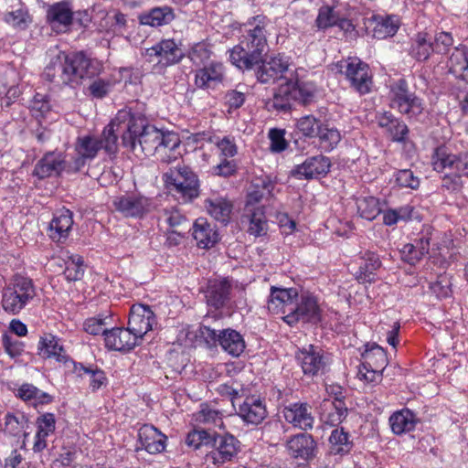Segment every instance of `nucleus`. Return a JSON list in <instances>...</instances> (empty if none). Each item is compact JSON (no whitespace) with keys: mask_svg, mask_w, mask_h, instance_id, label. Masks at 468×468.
<instances>
[{"mask_svg":"<svg viewBox=\"0 0 468 468\" xmlns=\"http://www.w3.org/2000/svg\"><path fill=\"white\" fill-rule=\"evenodd\" d=\"M122 144L136 155H156L163 144L169 147L177 143V133L163 132L148 123L144 115L131 109L120 110L115 115Z\"/></svg>","mask_w":468,"mask_h":468,"instance_id":"obj_1","label":"nucleus"},{"mask_svg":"<svg viewBox=\"0 0 468 468\" xmlns=\"http://www.w3.org/2000/svg\"><path fill=\"white\" fill-rule=\"evenodd\" d=\"M270 20L262 15L248 19L240 31L238 45L229 50V60L241 70H251L260 64L268 52L267 27Z\"/></svg>","mask_w":468,"mask_h":468,"instance_id":"obj_2","label":"nucleus"},{"mask_svg":"<svg viewBox=\"0 0 468 468\" xmlns=\"http://www.w3.org/2000/svg\"><path fill=\"white\" fill-rule=\"evenodd\" d=\"M101 70V65L98 60L80 51L52 59L45 68L43 78L56 87L75 89L82 84L83 80L98 76Z\"/></svg>","mask_w":468,"mask_h":468,"instance_id":"obj_3","label":"nucleus"},{"mask_svg":"<svg viewBox=\"0 0 468 468\" xmlns=\"http://www.w3.org/2000/svg\"><path fill=\"white\" fill-rule=\"evenodd\" d=\"M115 117L103 129L100 136L86 134L79 136L74 144L75 155L69 160V171L80 172L94 160L101 150L112 154L117 152L118 129Z\"/></svg>","mask_w":468,"mask_h":468,"instance_id":"obj_4","label":"nucleus"},{"mask_svg":"<svg viewBox=\"0 0 468 468\" xmlns=\"http://www.w3.org/2000/svg\"><path fill=\"white\" fill-rule=\"evenodd\" d=\"M238 441L225 431L222 415L218 411L207 410V447L211 451L210 457L215 464L230 461L237 454Z\"/></svg>","mask_w":468,"mask_h":468,"instance_id":"obj_5","label":"nucleus"},{"mask_svg":"<svg viewBox=\"0 0 468 468\" xmlns=\"http://www.w3.org/2000/svg\"><path fill=\"white\" fill-rule=\"evenodd\" d=\"M165 189L178 200L192 201L199 195L197 176L186 165H176L163 174Z\"/></svg>","mask_w":468,"mask_h":468,"instance_id":"obj_6","label":"nucleus"},{"mask_svg":"<svg viewBox=\"0 0 468 468\" xmlns=\"http://www.w3.org/2000/svg\"><path fill=\"white\" fill-rule=\"evenodd\" d=\"M35 296L33 281L28 277L16 275L2 291V307L10 314H18Z\"/></svg>","mask_w":468,"mask_h":468,"instance_id":"obj_7","label":"nucleus"},{"mask_svg":"<svg viewBox=\"0 0 468 468\" xmlns=\"http://www.w3.org/2000/svg\"><path fill=\"white\" fill-rule=\"evenodd\" d=\"M389 106L408 117H415L422 113V101L409 90L404 79L393 82L389 88Z\"/></svg>","mask_w":468,"mask_h":468,"instance_id":"obj_8","label":"nucleus"},{"mask_svg":"<svg viewBox=\"0 0 468 468\" xmlns=\"http://www.w3.org/2000/svg\"><path fill=\"white\" fill-rule=\"evenodd\" d=\"M287 312L288 315L283 316L282 319L291 326L299 322L314 324L321 322V309L317 299L308 292L301 294L297 292L293 305H289Z\"/></svg>","mask_w":468,"mask_h":468,"instance_id":"obj_9","label":"nucleus"},{"mask_svg":"<svg viewBox=\"0 0 468 468\" xmlns=\"http://www.w3.org/2000/svg\"><path fill=\"white\" fill-rule=\"evenodd\" d=\"M337 72L346 76L353 87L360 94L370 91L372 79L369 67L357 58H348L335 64Z\"/></svg>","mask_w":468,"mask_h":468,"instance_id":"obj_10","label":"nucleus"},{"mask_svg":"<svg viewBox=\"0 0 468 468\" xmlns=\"http://www.w3.org/2000/svg\"><path fill=\"white\" fill-rule=\"evenodd\" d=\"M295 359L305 376L314 377L324 374L327 366V359L322 347L308 345L295 353Z\"/></svg>","mask_w":468,"mask_h":468,"instance_id":"obj_11","label":"nucleus"},{"mask_svg":"<svg viewBox=\"0 0 468 468\" xmlns=\"http://www.w3.org/2000/svg\"><path fill=\"white\" fill-rule=\"evenodd\" d=\"M145 56L150 62L156 60L162 66H171L181 61L185 53L180 44L175 39H163L156 45L145 49Z\"/></svg>","mask_w":468,"mask_h":468,"instance_id":"obj_12","label":"nucleus"},{"mask_svg":"<svg viewBox=\"0 0 468 468\" xmlns=\"http://www.w3.org/2000/svg\"><path fill=\"white\" fill-rule=\"evenodd\" d=\"M69 161L65 160L62 153L48 152L35 165L32 176L42 180L53 176H58L62 172L75 174L76 172L69 170Z\"/></svg>","mask_w":468,"mask_h":468,"instance_id":"obj_13","label":"nucleus"},{"mask_svg":"<svg viewBox=\"0 0 468 468\" xmlns=\"http://www.w3.org/2000/svg\"><path fill=\"white\" fill-rule=\"evenodd\" d=\"M212 341L232 356H239L245 349V342L239 333L233 329L217 331L207 326V343Z\"/></svg>","mask_w":468,"mask_h":468,"instance_id":"obj_14","label":"nucleus"},{"mask_svg":"<svg viewBox=\"0 0 468 468\" xmlns=\"http://www.w3.org/2000/svg\"><path fill=\"white\" fill-rule=\"evenodd\" d=\"M74 14L70 3L61 1L48 6L46 20L53 31L67 32L73 23Z\"/></svg>","mask_w":468,"mask_h":468,"instance_id":"obj_15","label":"nucleus"},{"mask_svg":"<svg viewBox=\"0 0 468 468\" xmlns=\"http://www.w3.org/2000/svg\"><path fill=\"white\" fill-rule=\"evenodd\" d=\"M155 324V316L149 306L133 304L131 307L128 327L139 339L153 329Z\"/></svg>","mask_w":468,"mask_h":468,"instance_id":"obj_16","label":"nucleus"},{"mask_svg":"<svg viewBox=\"0 0 468 468\" xmlns=\"http://www.w3.org/2000/svg\"><path fill=\"white\" fill-rule=\"evenodd\" d=\"M255 75L261 83L272 84L284 77L289 70V64L282 57H273L270 60H262L256 65Z\"/></svg>","mask_w":468,"mask_h":468,"instance_id":"obj_17","label":"nucleus"},{"mask_svg":"<svg viewBox=\"0 0 468 468\" xmlns=\"http://www.w3.org/2000/svg\"><path fill=\"white\" fill-rule=\"evenodd\" d=\"M330 159L323 154H318L295 165L291 171V175L298 179L310 180L326 175L330 171Z\"/></svg>","mask_w":468,"mask_h":468,"instance_id":"obj_18","label":"nucleus"},{"mask_svg":"<svg viewBox=\"0 0 468 468\" xmlns=\"http://www.w3.org/2000/svg\"><path fill=\"white\" fill-rule=\"evenodd\" d=\"M167 437L152 424H144L138 431V443L135 451L144 450L150 454L162 452L165 449Z\"/></svg>","mask_w":468,"mask_h":468,"instance_id":"obj_19","label":"nucleus"},{"mask_svg":"<svg viewBox=\"0 0 468 468\" xmlns=\"http://www.w3.org/2000/svg\"><path fill=\"white\" fill-rule=\"evenodd\" d=\"M113 206L126 218H140L147 212L149 201L144 197L123 195L113 200Z\"/></svg>","mask_w":468,"mask_h":468,"instance_id":"obj_20","label":"nucleus"},{"mask_svg":"<svg viewBox=\"0 0 468 468\" xmlns=\"http://www.w3.org/2000/svg\"><path fill=\"white\" fill-rule=\"evenodd\" d=\"M139 338L127 328L115 327L105 333V346L115 351H130L138 345Z\"/></svg>","mask_w":468,"mask_h":468,"instance_id":"obj_21","label":"nucleus"},{"mask_svg":"<svg viewBox=\"0 0 468 468\" xmlns=\"http://www.w3.org/2000/svg\"><path fill=\"white\" fill-rule=\"evenodd\" d=\"M311 407L307 403H292L282 409V416L285 420L301 430L313 428L314 417Z\"/></svg>","mask_w":468,"mask_h":468,"instance_id":"obj_22","label":"nucleus"},{"mask_svg":"<svg viewBox=\"0 0 468 468\" xmlns=\"http://www.w3.org/2000/svg\"><path fill=\"white\" fill-rule=\"evenodd\" d=\"M73 213L62 207L54 213L53 218L48 226L49 238L57 242L65 240L72 229Z\"/></svg>","mask_w":468,"mask_h":468,"instance_id":"obj_23","label":"nucleus"},{"mask_svg":"<svg viewBox=\"0 0 468 468\" xmlns=\"http://www.w3.org/2000/svg\"><path fill=\"white\" fill-rule=\"evenodd\" d=\"M237 414L247 423L258 425L267 416V410L263 401L254 397L246 398L239 403Z\"/></svg>","mask_w":468,"mask_h":468,"instance_id":"obj_24","label":"nucleus"},{"mask_svg":"<svg viewBox=\"0 0 468 468\" xmlns=\"http://www.w3.org/2000/svg\"><path fill=\"white\" fill-rule=\"evenodd\" d=\"M359 259L362 262L356 272V279L360 283L375 282L377 280L376 271L382 265L379 256L374 251L365 250L360 251Z\"/></svg>","mask_w":468,"mask_h":468,"instance_id":"obj_25","label":"nucleus"},{"mask_svg":"<svg viewBox=\"0 0 468 468\" xmlns=\"http://www.w3.org/2000/svg\"><path fill=\"white\" fill-rule=\"evenodd\" d=\"M297 290L294 288H278L271 286V294L268 301V309L271 313H282L283 316L288 315L287 308L293 305Z\"/></svg>","mask_w":468,"mask_h":468,"instance_id":"obj_26","label":"nucleus"},{"mask_svg":"<svg viewBox=\"0 0 468 468\" xmlns=\"http://www.w3.org/2000/svg\"><path fill=\"white\" fill-rule=\"evenodd\" d=\"M28 418L22 412H7L4 417V422L0 423V432L6 437L19 438L28 436Z\"/></svg>","mask_w":468,"mask_h":468,"instance_id":"obj_27","label":"nucleus"},{"mask_svg":"<svg viewBox=\"0 0 468 468\" xmlns=\"http://www.w3.org/2000/svg\"><path fill=\"white\" fill-rule=\"evenodd\" d=\"M316 443L314 438L306 433L293 436L287 441L289 453L294 458L309 460L314 456Z\"/></svg>","mask_w":468,"mask_h":468,"instance_id":"obj_28","label":"nucleus"},{"mask_svg":"<svg viewBox=\"0 0 468 468\" xmlns=\"http://www.w3.org/2000/svg\"><path fill=\"white\" fill-rule=\"evenodd\" d=\"M37 432L33 450L35 452H40L47 447V438L54 433L56 429V419L53 413H44L37 418Z\"/></svg>","mask_w":468,"mask_h":468,"instance_id":"obj_29","label":"nucleus"},{"mask_svg":"<svg viewBox=\"0 0 468 468\" xmlns=\"http://www.w3.org/2000/svg\"><path fill=\"white\" fill-rule=\"evenodd\" d=\"M347 408L344 400H323L320 405L322 420L330 426L339 425L347 416Z\"/></svg>","mask_w":468,"mask_h":468,"instance_id":"obj_30","label":"nucleus"},{"mask_svg":"<svg viewBox=\"0 0 468 468\" xmlns=\"http://www.w3.org/2000/svg\"><path fill=\"white\" fill-rule=\"evenodd\" d=\"M38 355L46 359H55L58 362H67L68 356L59 339L53 335H47L40 338Z\"/></svg>","mask_w":468,"mask_h":468,"instance_id":"obj_31","label":"nucleus"},{"mask_svg":"<svg viewBox=\"0 0 468 468\" xmlns=\"http://www.w3.org/2000/svg\"><path fill=\"white\" fill-rule=\"evenodd\" d=\"M138 19L141 25L157 27L170 24L175 19V13L170 6H157L141 14Z\"/></svg>","mask_w":468,"mask_h":468,"instance_id":"obj_32","label":"nucleus"},{"mask_svg":"<svg viewBox=\"0 0 468 468\" xmlns=\"http://www.w3.org/2000/svg\"><path fill=\"white\" fill-rule=\"evenodd\" d=\"M231 285L226 279L209 281L207 286V303L214 306L216 309L223 307L229 298Z\"/></svg>","mask_w":468,"mask_h":468,"instance_id":"obj_33","label":"nucleus"},{"mask_svg":"<svg viewBox=\"0 0 468 468\" xmlns=\"http://www.w3.org/2000/svg\"><path fill=\"white\" fill-rule=\"evenodd\" d=\"M364 362L362 367L367 372L380 374L388 364L386 351L379 346L374 345L369 349H366L362 355Z\"/></svg>","mask_w":468,"mask_h":468,"instance_id":"obj_34","label":"nucleus"},{"mask_svg":"<svg viewBox=\"0 0 468 468\" xmlns=\"http://www.w3.org/2000/svg\"><path fill=\"white\" fill-rule=\"evenodd\" d=\"M430 250V238L422 236L415 243H407L400 250L401 258L410 265L419 262Z\"/></svg>","mask_w":468,"mask_h":468,"instance_id":"obj_35","label":"nucleus"},{"mask_svg":"<svg viewBox=\"0 0 468 468\" xmlns=\"http://www.w3.org/2000/svg\"><path fill=\"white\" fill-rule=\"evenodd\" d=\"M458 159V154H452L445 145L438 146L434 149L431 155V164L433 169L438 173H443L449 170L453 174Z\"/></svg>","mask_w":468,"mask_h":468,"instance_id":"obj_36","label":"nucleus"},{"mask_svg":"<svg viewBox=\"0 0 468 468\" xmlns=\"http://www.w3.org/2000/svg\"><path fill=\"white\" fill-rule=\"evenodd\" d=\"M272 189L273 184L268 176L255 178L250 186L246 206L261 202L265 196L271 195Z\"/></svg>","mask_w":468,"mask_h":468,"instance_id":"obj_37","label":"nucleus"},{"mask_svg":"<svg viewBox=\"0 0 468 468\" xmlns=\"http://www.w3.org/2000/svg\"><path fill=\"white\" fill-rule=\"evenodd\" d=\"M415 423L414 414L408 409L397 411L389 417L391 430L397 435L412 431Z\"/></svg>","mask_w":468,"mask_h":468,"instance_id":"obj_38","label":"nucleus"},{"mask_svg":"<svg viewBox=\"0 0 468 468\" xmlns=\"http://www.w3.org/2000/svg\"><path fill=\"white\" fill-rule=\"evenodd\" d=\"M16 396L25 401L34 400L35 406L38 404H48L53 400L51 395L28 383L20 386L17 389Z\"/></svg>","mask_w":468,"mask_h":468,"instance_id":"obj_39","label":"nucleus"},{"mask_svg":"<svg viewBox=\"0 0 468 468\" xmlns=\"http://www.w3.org/2000/svg\"><path fill=\"white\" fill-rule=\"evenodd\" d=\"M287 84L290 85V91L293 101H300L303 104L309 103L314 97V88L310 82L300 81L298 80H293L289 79L286 80Z\"/></svg>","mask_w":468,"mask_h":468,"instance_id":"obj_40","label":"nucleus"},{"mask_svg":"<svg viewBox=\"0 0 468 468\" xmlns=\"http://www.w3.org/2000/svg\"><path fill=\"white\" fill-rule=\"evenodd\" d=\"M29 108L32 116L40 122L51 112L50 97L48 94L36 93L30 101Z\"/></svg>","mask_w":468,"mask_h":468,"instance_id":"obj_41","label":"nucleus"},{"mask_svg":"<svg viewBox=\"0 0 468 468\" xmlns=\"http://www.w3.org/2000/svg\"><path fill=\"white\" fill-rule=\"evenodd\" d=\"M316 137L319 139L321 147L325 152L332 151L341 141L340 132L324 122L322 124L319 134Z\"/></svg>","mask_w":468,"mask_h":468,"instance_id":"obj_42","label":"nucleus"},{"mask_svg":"<svg viewBox=\"0 0 468 468\" xmlns=\"http://www.w3.org/2000/svg\"><path fill=\"white\" fill-rule=\"evenodd\" d=\"M290 89V85L287 82L282 84L275 91L271 101L269 102L270 107L281 112L291 110L294 101Z\"/></svg>","mask_w":468,"mask_h":468,"instance_id":"obj_43","label":"nucleus"},{"mask_svg":"<svg viewBox=\"0 0 468 468\" xmlns=\"http://www.w3.org/2000/svg\"><path fill=\"white\" fill-rule=\"evenodd\" d=\"M74 371L78 373L79 376H82V373L88 374L90 376V387L92 391H96L102 386L106 385L107 378L105 373L98 367L93 368L91 367H85L81 363H74Z\"/></svg>","mask_w":468,"mask_h":468,"instance_id":"obj_44","label":"nucleus"},{"mask_svg":"<svg viewBox=\"0 0 468 468\" xmlns=\"http://www.w3.org/2000/svg\"><path fill=\"white\" fill-rule=\"evenodd\" d=\"M356 206L359 216L369 221L375 219L381 212L379 201L374 197L358 198Z\"/></svg>","mask_w":468,"mask_h":468,"instance_id":"obj_45","label":"nucleus"},{"mask_svg":"<svg viewBox=\"0 0 468 468\" xmlns=\"http://www.w3.org/2000/svg\"><path fill=\"white\" fill-rule=\"evenodd\" d=\"M232 210V204L226 198H217L209 201L208 213L223 225H227Z\"/></svg>","mask_w":468,"mask_h":468,"instance_id":"obj_46","label":"nucleus"},{"mask_svg":"<svg viewBox=\"0 0 468 468\" xmlns=\"http://www.w3.org/2000/svg\"><path fill=\"white\" fill-rule=\"evenodd\" d=\"M85 267L83 259L80 255H71L65 261V270L63 274L69 282H77L81 280L84 275Z\"/></svg>","mask_w":468,"mask_h":468,"instance_id":"obj_47","label":"nucleus"},{"mask_svg":"<svg viewBox=\"0 0 468 468\" xmlns=\"http://www.w3.org/2000/svg\"><path fill=\"white\" fill-rule=\"evenodd\" d=\"M336 23H339V13L335 11V7L327 5H322L315 19L316 27L321 30H325L335 27Z\"/></svg>","mask_w":468,"mask_h":468,"instance_id":"obj_48","label":"nucleus"},{"mask_svg":"<svg viewBox=\"0 0 468 468\" xmlns=\"http://www.w3.org/2000/svg\"><path fill=\"white\" fill-rule=\"evenodd\" d=\"M324 122L312 114L298 119L296 127L298 131L307 138H315Z\"/></svg>","mask_w":468,"mask_h":468,"instance_id":"obj_49","label":"nucleus"},{"mask_svg":"<svg viewBox=\"0 0 468 468\" xmlns=\"http://www.w3.org/2000/svg\"><path fill=\"white\" fill-rule=\"evenodd\" d=\"M329 441L331 443V452L335 454L346 453L352 448L348 433L344 431L343 429L334 430L330 435Z\"/></svg>","mask_w":468,"mask_h":468,"instance_id":"obj_50","label":"nucleus"},{"mask_svg":"<svg viewBox=\"0 0 468 468\" xmlns=\"http://www.w3.org/2000/svg\"><path fill=\"white\" fill-rule=\"evenodd\" d=\"M426 33H419L411 47V55L418 60H426L434 52L432 43L426 38Z\"/></svg>","mask_w":468,"mask_h":468,"instance_id":"obj_51","label":"nucleus"},{"mask_svg":"<svg viewBox=\"0 0 468 468\" xmlns=\"http://www.w3.org/2000/svg\"><path fill=\"white\" fill-rule=\"evenodd\" d=\"M165 221L168 224L172 229L173 234H176L177 237H183L185 232L183 231V225L186 223V217L176 207L171 209L164 210Z\"/></svg>","mask_w":468,"mask_h":468,"instance_id":"obj_52","label":"nucleus"},{"mask_svg":"<svg viewBox=\"0 0 468 468\" xmlns=\"http://www.w3.org/2000/svg\"><path fill=\"white\" fill-rule=\"evenodd\" d=\"M250 226L248 232L255 237H260L266 232V218L261 207H257L249 216Z\"/></svg>","mask_w":468,"mask_h":468,"instance_id":"obj_53","label":"nucleus"},{"mask_svg":"<svg viewBox=\"0 0 468 468\" xmlns=\"http://www.w3.org/2000/svg\"><path fill=\"white\" fill-rule=\"evenodd\" d=\"M399 28L398 20L395 16L382 17L374 28V37L386 38L394 36Z\"/></svg>","mask_w":468,"mask_h":468,"instance_id":"obj_54","label":"nucleus"},{"mask_svg":"<svg viewBox=\"0 0 468 468\" xmlns=\"http://www.w3.org/2000/svg\"><path fill=\"white\" fill-rule=\"evenodd\" d=\"M451 69L454 72L465 71L468 69V48L460 46L455 48L450 57Z\"/></svg>","mask_w":468,"mask_h":468,"instance_id":"obj_55","label":"nucleus"},{"mask_svg":"<svg viewBox=\"0 0 468 468\" xmlns=\"http://www.w3.org/2000/svg\"><path fill=\"white\" fill-rule=\"evenodd\" d=\"M225 80L224 68L221 63L211 62L207 67V89L217 88Z\"/></svg>","mask_w":468,"mask_h":468,"instance_id":"obj_56","label":"nucleus"},{"mask_svg":"<svg viewBox=\"0 0 468 468\" xmlns=\"http://www.w3.org/2000/svg\"><path fill=\"white\" fill-rule=\"evenodd\" d=\"M177 143L169 147L166 146V144H163V145L159 148L158 153L156 154V159L159 160L161 163L165 164H172V163H177V165H180V156L181 154L177 151L178 147L180 146V139L177 135Z\"/></svg>","mask_w":468,"mask_h":468,"instance_id":"obj_57","label":"nucleus"},{"mask_svg":"<svg viewBox=\"0 0 468 468\" xmlns=\"http://www.w3.org/2000/svg\"><path fill=\"white\" fill-rule=\"evenodd\" d=\"M284 136L285 131L282 129L272 128L269 131L270 149L271 152L282 153L287 149L288 143Z\"/></svg>","mask_w":468,"mask_h":468,"instance_id":"obj_58","label":"nucleus"},{"mask_svg":"<svg viewBox=\"0 0 468 468\" xmlns=\"http://www.w3.org/2000/svg\"><path fill=\"white\" fill-rule=\"evenodd\" d=\"M83 328L85 332L92 335L102 334L105 336V333L109 331L106 328L105 318L101 315L86 319L83 324Z\"/></svg>","mask_w":468,"mask_h":468,"instance_id":"obj_59","label":"nucleus"},{"mask_svg":"<svg viewBox=\"0 0 468 468\" xmlns=\"http://www.w3.org/2000/svg\"><path fill=\"white\" fill-rule=\"evenodd\" d=\"M396 183L400 187H409L417 189L420 186V179L414 176L410 169H402L397 172L395 176Z\"/></svg>","mask_w":468,"mask_h":468,"instance_id":"obj_60","label":"nucleus"},{"mask_svg":"<svg viewBox=\"0 0 468 468\" xmlns=\"http://www.w3.org/2000/svg\"><path fill=\"white\" fill-rule=\"evenodd\" d=\"M112 88L110 80L98 79L89 86L90 95L96 99H102L108 95Z\"/></svg>","mask_w":468,"mask_h":468,"instance_id":"obj_61","label":"nucleus"},{"mask_svg":"<svg viewBox=\"0 0 468 468\" xmlns=\"http://www.w3.org/2000/svg\"><path fill=\"white\" fill-rule=\"evenodd\" d=\"M2 342L5 352L11 357L19 356L24 351V344L7 335L2 336Z\"/></svg>","mask_w":468,"mask_h":468,"instance_id":"obj_62","label":"nucleus"},{"mask_svg":"<svg viewBox=\"0 0 468 468\" xmlns=\"http://www.w3.org/2000/svg\"><path fill=\"white\" fill-rule=\"evenodd\" d=\"M27 14L21 9L8 12L5 15V21L15 27L24 29L27 27Z\"/></svg>","mask_w":468,"mask_h":468,"instance_id":"obj_63","label":"nucleus"},{"mask_svg":"<svg viewBox=\"0 0 468 468\" xmlns=\"http://www.w3.org/2000/svg\"><path fill=\"white\" fill-rule=\"evenodd\" d=\"M215 145L219 150L221 155H223L226 159L228 157H233L237 154V145L234 141L228 136H224L221 138V140H217L215 142Z\"/></svg>","mask_w":468,"mask_h":468,"instance_id":"obj_64","label":"nucleus"}]
</instances>
